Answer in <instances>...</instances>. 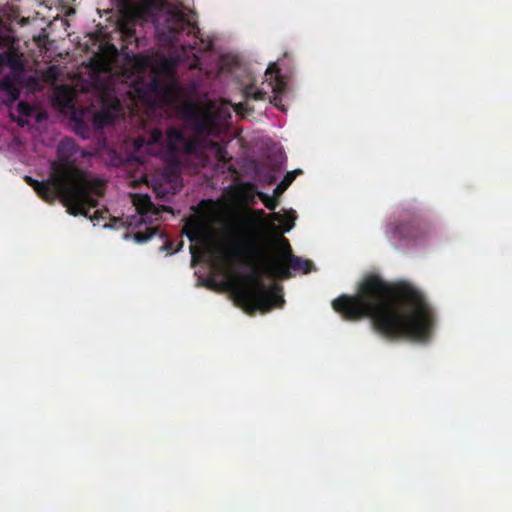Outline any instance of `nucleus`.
<instances>
[{"label":"nucleus","instance_id":"obj_10","mask_svg":"<svg viewBox=\"0 0 512 512\" xmlns=\"http://www.w3.org/2000/svg\"><path fill=\"white\" fill-rule=\"evenodd\" d=\"M185 133L182 129L170 127L166 131V143L169 155L177 157L181 152V144L185 140Z\"/></svg>","mask_w":512,"mask_h":512},{"label":"nucleus","instance_id":"obj_13","mask_svg":"<svg viewBox=\"0 0 512 512\" xmlns=\"http://www.w3.org/2000/svg\"><path fill=\"white\" fill-rule=\"evenodd\" d=\"M272 219L283 225L284 232H289L294 226V221L296 220V215L293 210L286 212L284 214H281L279 212H274L272 214Z\"/></svg>","mask_w":512,"mask_h":512},{"label":"nucleus","instance_id":"obj_14","mask_svg":"<svg viewBox=\"0 0 512 512\" xmlns=\"http://www.w3.org/2000/svg\"><path fill=\"white\" fill-rule=\"evenodd\" d=\"M5 65H7L12 72L22 73L24 71V64L18 54L12 51H5Z\"/></svg>","mask_w":512,"mask_h":512},{"label":"nucleus","instance_id":"obj_3","mask_svg":"<svg viewBox=\"0 0 512 512\" xmlns=\"http://www.w3.org/2000/svg\"><path fill=\"white\" fill-rule=\"evenodd\" d=\"M89 156L72 138L62 139L57 146V161L51 163V170L56 179L61 181L68 191V197L74 199L84 211L98 206V197L104 195L105 183L96 178L88 177L86 171L77 162ZM107 213V211H105ZM92 220L104 219V212L96 210Z\"/></svg>","mask_w":512,"mask_h":512},{"label":"nucleus","instance_id":"obj_5","mask_svg":"<svg viewBox=\"0 0 512 512\" xmlns=\"http://www.w3.org/2000/svg\"><path fill=\"white\" fill-rule=\"evenodd\" d=\"M279 245L281 257H267L261 268L263 274L269 278L287 279L291 277L290 269L302 270L305 274L311 271L312 261L295 256L285 237L279 239Z\"/></svg>","mask_w":512,"mask_h":512},{"label":"nucleus","instance_id":"obj_2","mask_svg":"<svg viewBox=\"0 0 512 512\" xmlns=\"http://www.w3.org/2000/svg\"><path fill=\"white\" fill-rule=\"evenodd\" d=\"M121 13L141 21L151 20L159 42L183 51L197 48L200 29L166 0H121Z\"/></svg>","mask_w":512,"mask_h":512},{"label":"nucleus","instance_id":"obj_11","mask_svg":"<svg viewBox=\"0 0 512 512\" xmlns=\"http://www.w3.org/2000/svg\"><path fill=\"white\" fill-rule=\"evenodd\" d=\"M266 75H271L270 85L274 92H282L285 89V82L281 79L280 69L276 62L270 63L265 72Z\"/></svg>","mask_w":512,"mask_h":512},{"label":"nucleus","instance_id":"obj_19","mask_svg":"<svg viewBox=\"0 0 512 512\" xmlns=\"http://www.w3.org/2000/svg\"><path fill=\"white\" fill-rule=\"evenodd\" d=\"M246 99H253L255 101H262L266 99L267 92L262 89H255L253 85H247L243 90Z\"/></svg>","mask_w":512,"mask_h":512},{"label":"nucleus","instance_id":"obj_28","mask_svg":"<svg viewBox=\"0 0 512 512\" xmlns=\"http://www.w3.org/2000/svg\"><path fill=\"white\" fill-rule=\"evenodd\" d=\"M191 254L194 256L196 252V248L194 246H190Z\"/></svg>","mask_w":512,"mask_h":512},{"label":"nucleus","instance_id":"obj_16","mask_svg":"<svg viewBox=\"0 0 512 512\" xmlns=\"http://www.w3.org/2000/svg\"><path fill=\"white\" fill-rule=\"evenodd\" d=\"M299 174H302V170L301 169H295L293 171L288 172L284 176L282 181L274 189V195L275 196H280L282 193H284V191L292 184V182L294 181L296 176L299 175Z\"/></svg>","mask_w":512,"mask_h":512},{"label":"nucleus","instance_id":"obj_20","mask_svg":"<svg viewBox=\"0 0 512 512\" xmlns=\"http://www.w3.org/2000/svg\"><path fill=\"white\" fill-rule=\"evenodd\" d=\"M183 232L185 233L189 241L193 243L199 240L201 229L197 223L190 222L184 226Z\"/></svg>","mask_w":512,"mask_h":512},{"label":"nucleus","instance_id":"obj_15","mask_svg":"<svg viewBox=\"0 0 512 512\" xmlns=\"http://www.w3.org/2000/svg\"><path fill=\"white\" fill-rule=\"evenodd\" d=\"M195 131L203 136H217L218 129L215 127L213 122L206 119H199L194 125Z\"/></svg>","mask_w":512,"mask_h":512},{"label":"nucleus","instance_id":"obj_18","mask_svg":"<svg viewBox=\"0 0 512 512\" xmlns=\"http://www.w3.org/2000/svg\"><path fill=\"white\" fill-rule=\"evenodd\" d=\"M211 149L213 150L218 162L228 164L231 161L232 158L228 155L227 149L223 144L213 142L211 144Z\"/></svg>","mask_w":512,"mask_h":512},{"label":"nucleus","instance_id":"obj_26","mask_svg":"<svg viewBox=\"0 0 512 512\" xmlns=\"http://www.w3.org/2000/svg\"><path fill=\"white\" fill-rule=\"evenodd\" d=\"M5 66V55L4 52L0 54V71Z\"/></svg>","mask_w":512,"mask_h":512},{"label":"nucleus","instance_id":"obj_23","mask_svg":"<svg viewBox=\"0 0 512 512\" xmlns=\"http://www.w3.org/2000/svg\"><path fill=\"white\" fill-rule=\"evenodd\" d=\"M163 139L164 138H163V133H162L161 129L155 128L149 134L148 144H150V145L162 144Z\"/></svg>","mask_w":512,"mask_h":512},{"label":"nucleus","instance_id":"obj_21","mask_svg":"<svg viewBox=\"0 0 512 512\" xmlns=\"http://www.w3.org/2000/svg\"><path fill=\"white\" fill-rule=\"evenodd\" d=\"M34 110H35L34 107L31 104H29L28 102L20 101L17 104V112L21 116L30 117L34 113Z\"/></svg>","mask_w":512,"mask_h":512},{"label":"nucleus","instance_id":"obj_25","mask_svg":"<svg viewBox=\"0 0 512 512\" xmlns=\"http://www.w3.org/2000/svg\"><path fill=\"white\" fill-rule=\"evenodd\" d=\"M12 119H13L14 121H16V122L18 123V125H19V126H21V127H24L25 125H27V124H28V120L23 119L22 117H20V118H18V119H14V118L12 117Z\"/></svg>","mask_w":512,"mask_h":512},{"label":"nucleus","instance_id":"obj_27","mask_svg":"<svg viewBox=\"0 0 512 512\" xmlns=\"http://www.w3.org/2000/svg\"><path fill=\"white\" fill-rule=\"evenodd\" d=\"M45 118H46V114L45 113H39L37 115V121H39V122L42 121Z\"/></svg>","mask_w":512,"mask_h":512},{"label":"nucleus","instance_id":"obj_17","mask_svg":"<svg viewBox=\"0 0 512 512\" xmlns=\"http://www.w3.org/2000/svg\"><path fill=\"white\" fill-rule=\"evenodd\" d=\"M200 150V141L195 138H186L181 144L180 154L194 155Z\"/></svg>","mask_w":512,"mask_h":512},{"label":"nucleus","instance_id":"obj_7","mask_svg":"<svg viewBox=\"0 0 512 512\" xmlns=\"http://www.w3.org/2000/svg\"><path fill=\"white\" fill-rule=\"evenodd\" d=\"M432 231L431 224L419 215L403 216V219L393 226L392 233L399 240H416L427 236Z\"/></svg>","mask_w":512,"mask_h":512},{"label":"nucleus","instance_id":"obj_22","mask_svg":"<svg viewBox=\"0 0 512 512\" xmlns=\"http://www.w3.org/2000/svg\"><path fill=\"white\" fill-rule=\"evenodd\" d=\"M258 196L267 209L271 211H274L276 209L278 202L275 198L270 197L269 195L263 192H259Z\"/></svg>","mask_w":512,"mask_h":512},{"label":"nucleus","instance_id":"obj_24","mask_svg":"<svg viewBox=\"0 0 512 512\" xmlns=\"http://www.w3.org/2000/svg\"><path fill=\"white\" fill-rule=\"evenodd\" d=\"M247 109V104L246 103H238L236 106H235V111L237 113H242L244 110Z\"/></svg>","mask_w":512,"mask_h":512},{"label":"nucleus","instance_id":"obj_1","mask_svg":"<svg viewBox=\"0 0 512 512\" xmlns=\"http://www.w3.org/2000/svg\"><path fill=\"white\" fill-rule=\"evenodd\" d=\"M333 309L347 321L369 319L373 330L390 340L428 341L435 327V311L426 296L406 282H387L366 275L353 295H341Z\"/></svg>","mask_w":512,"mask_h":512},{"label":"nucleus","instance_id":"obj_4","mask_svg":"<svg viewBox=\"0 0 512 512\" xmlns=\"http://www.w3.org/2000/svg\"><path fill=\"white\" fill-rule=\"evenodd\" d=\"M234 252L252 266V271L244 284L235 291L234 299L237 305L250 315L256 311L266 313L274 307L281 306L284 303L282 287L276 284L266 285L257 269L256 264L261 250L254 239L243 242Z\"/></svg>","mask_w":512,"mask_h":512},{"label":"nucleus","instance_id":"obj_12","mask_svg":"<svg viewBox=\"0 0 512 512\" xmlns=\"http://www.w3.org/2000/svg\"><path fill=\"white\" fill-rule=\"evenodd\" d=\"M0 89L9 97L10 102H15L20 97V89L10 76L0 80Z\"/></svg>","mask_w":512,"mask_h":512},{"label":"nucleus","instance_id":"obj_9","mask_svg":"<svg viewBox=\"0 0 512 512\" xmlns=\"http://www.w3.org/2000/svg\"><path fill=\"white\" fill-rule=\"evenodd\" d=\"M154 236H159L160 239L163 240V244L160 247L161 251L170 252L173 248V242L167 238L166 234L162 232L158 227H147L145 231H138L133 233L132 235L126 233L124 235L125 239H129L130 237L138 243L142 244L153 238Z\"/></svg>","mask_w":512,"mask_h":512},{"label":"nucleus","instance_id":"obj_29","mask_svg":"<svg viewBox=\"0 0 512 512\" xmlns=\"http://www.w3.org/2000/svg\"><path fill=\"white\" fill-rule=\"evenodd\" d=\"M104 118H105V120H108V119H110L111 117H110V115H109L108 113H105V114H104Z\"/></svg>","mask_w":512,"mask_h":512},{"label":"nucleus","instance_id":"obj_6","mask_svg":"<svg viewBox=\"0 0 512 512\" xmlns=\"http://www.w3.org/2000/svg\"><path fill=\"white\" fill-rule=\"evenodd\" d=\"M24 180L46 202L53 203L57 198H59L67 208V212L70 215H82L88 217V211L82 210L74 199H70V197H68L69 193L67 189L61 181L56 179L54 172H52L51 176L44 181H38L31 176H25Z\"/></svg>","mask_w":512,"mask_h":512},{"label":"nucleus","instance_id":"obj_8","mask_svg":"<svg viewBox=\"0 0 512 512\" xmlns=\"http://www.w3.org/2000/svg\"><path fill=\"white\" fill-rule=\"evenodd\" d=\"M133 203L140 216L141 222L152 223L160 218L161 211L155 206L147 194L135 195Z\"/></svg>","mask_w":512,"mask_h":512}]
</instances>
